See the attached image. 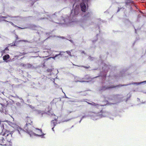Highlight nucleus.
I'll return each mask as SVG.
<instances>
[{"instance_id": "1", "label": "nucleus", "mask_w": 146, "mask_h": 146, "mask_svg": "<svg viewBox=\"0 0 146 146\" xmlns=\"http://www.w3.org/2000/svg\"><path fill=\"white\" fill-rule=\"evenodd\" d=\"M31 126V125L30 123H29L28 124L27 123L26 126L24 128L26 130L27 132L31 136H35L39 137L41 138H45L44 135L45 134L42 132L41 129L33 127V131H32L28 128V127H30Z\"/></svg>"}, {"instance_id": "2", "label": "nucleus", "mask_w": 146, "mask_h": 146, "mask_svg": "<svg viewBox=\"0 0 146 146\" xmlns=\"http://www.w3.org/2000/svg\"><path fill=\"white\" fill-rule=\"evenodd\" d=\"M82 2L80 4L82 11L85 12L88 7V0H82Z\"/></svg>"}, {"instance_id": "3", "label": "nucleus", "mask_w": 146, "mask_h": 146, "mask_svg": "<svg viewBox=\"0 0 146 146\" xmlns=\"http://www.w3.org/2000/svg\"><path fill=\"white\" fill-rule=\"evenodd\" d=\"M10 125L11 126L13 127L15 129H17L20 134H21V132L23 131L22 128L16 123H11Z\"/></svg>"}, {"instance_id": "4", "label": "nucleus", "mask_w": 146, "mask_h": 146, "mask_svg": "<svg viewBox=\"0 0 146 146\" xmlns=\"http://www.w3.org/2000/svg\"><path fill=\"white\" fill-rule=\"evenodd\" d=\"M76 8L74 10H73L71 12V15L72 16H74L77 15L78 13L79 6L76 7Z\"/></svg>"}, {"instance_id": "5", "label": "nucleus", "mask_w": 146, "mask_h": 146, "mask_svg": "<svg viewBox=\"0 0 146 146\" xmlns=\"http://www.w3.org/2000/svg\"><path fill=\"white\" fill-rule=\"evenodd\" d=\"M0 18L2 20H4L5 21H7L5 20L7 19V20H11V18L10 17H0Z\"/></svg>"}, {"instance_id": "6", "label": "nucleus", "mask_w": 146, "mask_h": 146, "mask_svg": "<svg viewBox=\"0 0 146 146\" xmlns=\"http://www.w3.org/2000/svg\"><path fill=\"white\" fill-rule=\"evenodd\" d=\"M91 116L92 118L94 120H96L99 119L98 117L96 115V114L95 113H92V114L91 115Z\"/></svg>"}, {"instance_id": "7", "label": "nucleus", "mask_w": 146, "mask_h": 146, "mask_svg": "<svg viewBox=\"0 0 146 146\" xmlns=\"http://www.w3.org/2000/svg\"><path fill=\"white\" fill-rule=\"evenodd\" d=\"M58 117H56L54 119V120H52L51 121V123L54 126L56 125V122L57 121L56 120V119H57Z\"/></svg>"}, {"instance_id": "8", "label": "nucleus", "mask_w": 146, "mask_h": 146, "mask_svg": "<svg viewBox=\"0 0 146 146\" xmlns=\"http://www.w3.org/2000/svg\"><path fill=\"white\" fill-rule=\"evenodd\" d=\"M9 55H5L3 57V60L5 61H7L9 58Z\"/></svg>"}, {"instance_id": "9", "label": "nucleus", "mask_w": 146, "mask_h": 146, "mask_svg": "<svg viewBox=\"0 0 146 146\" xmlns=\"http://www.w3.org/2000/svg\"><path fill=\"white\" fill-rule=\"evenodd\" d=\"M62 52H61L59 54H58V55H56L54 57H50V58H48V59H50V58H52L54 59H55V58L57 56H58V55H62Z\"/></svg>"}, {"instance_id": "10", "label": "nucleus", "mask_w": 146, "mask_h": 146, "mask_svg": "<svg viewBox=\"0 0 146 146\" xmlns=\"http://www.w3.org/2000/svg\"><path fill=\"white\" fill-rule=\"evenodd\" d=\"M146 83V81H143V82H141L134 83V84H135L136 85H138L140 84L141 83Z\"/></svg>"}, {"instance_id": "11", "label": "nucleus", "mask_w": 146, "mask_h": 146, "mask_svg": "<svg viewBox=\"0 0 146 146\" xmlns=\"http://www.w3.org/2000/svg\"><path fill=\"white\" fill-rule=\"evenodd\" d=\"M66 52L69 56H72L71 55V52H70L68 51H67Z\"/></svg>"}, {"instance_id": "12", "label": "nucleus", "mask_w": 146, "mask_h": 146, "mask_svg": "<svg viewBox=\"0 0 146 146\" xmlns=\"http://www.w3.org/2000/svg\"><path fill=\"white\" fill-rule=\"evenodd\" d=\"M8 50V49L7 48H5V50H4V51H2V53H4L5 52L4 51H5V50Z\"/></svg>"}, {"instance_id": "13", "label": "nucleus", "mask_w": 146, "mask_h": 146, "mask_svg": "<svg viewBox=\"0 0 146 146\" xmlns=\"http://www.w3.org/2000/svg\"><path fill=\"white\" fill-rule=\"evenodd\" d=\"M9 146H12V144L11 143L9 142Z\"/></svg>"}, {"instance_id": "14", "label": "nucleus", "mask_w": 146, "mask_h": 146, "mask_svg": "<svg viewBox=\"0 0 146 146\" xmlns=\"http://www.w3.org/2000/svg\"><path fill=\"white\" fill-rule=\"evenodd\" d=\"M10 23H11V24L12 25H13L14 26H15V25L12 23L11 22H10Z\"/></svg>"}, {"instance_id": "15", "label": "nucleus", "mask_w": 146, "mask_h": 146, "mask_svg": "<svg viewBox=\"0 0 146 146\" xmlns=\"http://www.w3.org/2000/svg\"><path fill=\"white\" fill-rule=\"evenodd\" d=\"M89 60H91V59H93V58H92L91 57H90L89 58ZM92 60H93V59H92Z\"/></svg>"}, {"instance_id": "16", "label": "nucleus", "mask_w": 146, "mask_h": 146, "mask_svg": "<svg viewBox=\"0 0 146 146\" xmlns=\"http://www.w3.org/2000/svg\"><path fill=\"white\" fill-rule=\"evenodd\" d=\"M48 52L49 53H50V52L49 51H48Z\"/></svg>"}, {"instance_id": "17", "label": "nucleus", "mask_w": 146, "mask_h": 146, "mask_svg": "<svg viewBox=\"0 0 146 146\" xmlns=\"http://www.w3.org/2000/svg\"><path fill=\"white\" fill-rule=\"evenodd\" d=\"M0 146H3V145L0 144Z\"/></svg>"}, {"instance_id": "18", "label": "nucleus", "mask_w": 146, "mask_h": 146, "mask_svg": "<svg viewBox=\"0 0 146 146\" xmlns=\"http://www.w3.org/2000/svg\"><path fill=\"white\" fill-rule=\"evenodd\" d=\"M60 24H64V23H60Z\"/></svg>"}, {"instance_id": "19", "label": "nucleus", "mask_w": 146, "mask_h": 146, "mask_svg": "<svg viewBox=\"0 0 146 146\" xmlns=\"http://www.w3.org/2000/svg\"><path fill=\"white\" fill-rule=\"evenodd\" d=\"M52 129L53 130V131H54V128L53 127L52 128Z\"/></svg>"}, {"instance_id": "20", "label": "nucleus", "mask_w": 146, "mask_h": 146, "mask_svg": "<svg viewBox=\"0 0 146 146\" xmlns=\"http://www.w3.org/2000/svg\"><path fill=\"white\" fill-rule=\"evenodd\" d=\"M82 24H82V25H81V26H82V27H84L82 26Z\"/></svg>"}, {"instance_id": "21", "label": "nucleus", "mask_w": 146, "mask_h": 146, "mask_svg": "<svg viewBox=\"0 0 146 146\" xmlns=\"http://www.w3.org/2000/svg\"><path fill=\"white\" fill-rule=\"evenodd\" d=\"M19 28H21V29H23L24 28H21V27H19Z\"/></svg>"}, {"instance_id": "22", "label": "nucleus", "mask_w": 146, "mask_h": 146, "mask_svg": "<svg viewBox=\"0 0 146 146\" xmlns=\"http://www.w3.org/2000/svg\"><path fill=\"white\" fill-rule=\"evenodd\" d=\"M65 22V21L64 20H63Z\"/></svg>"}, {"instance_id": "23", "label": "nucleus", "mask_w": 146, "mask_h": 146, "mask_svg": "<svg viewBox=\"0 0 146 146\" xmlns=\"http://www.w3.org/2000/svg\"><path fill=\"white\" fill-rule=\"evenodd\" d=\"M81 120H82V119H81V120H80V121H81Z\"/></svg>"}, {"instance_id": "24", "label": "nucleus", "mask_w": 146, "mask_h": 146, "mask_svg": "<svg viewBox=\"0 0 146 146\" xmlns=\"http://www.w3.org/2000/svg\"><path fill=\"white\" fill-rule=\"evenodd\" d=\"M83 24H84V25H85V23H84Z\"/></svg>"}, {"instance_id": "25", "label": "nucleus", "mask_w": 146, "mask_h": 146, "mask_svg": "<svg viewBox=\"0 0 146 146\" xmlns=\"http://www.w3.org/2000/svg\"><path fill=\"white\" fill-rule=\"evenodd\" d=\"M79 81V82H82V81Z\"/></svg>"}]
</instances>
